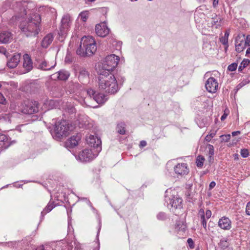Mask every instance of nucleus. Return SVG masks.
<instances>
[{"mask_svg": "<svg viewBox=\"0 0 250 250\" xmlns=\"http://www.w3.org/2000/svg\"><path fill=\"white\" fill-rule=\"evenodd\" d=\"M219 226L224 229H229L231 227V222L227 217H223L218 222Z\"/></svg>", "mask_w": 250, "mask_h": 250, "instance_id": "obj_20", "label": "nucleus"}, {"mask_svg": "<svg viewBox=\"0 0 250 250\" xmlns=\"http://www.w3.org/2000/svg\"><path fill=\"white\" fill-rule=\"evenodd\" d=\"M77 54L81 57L88 56V54H87L86 50H84V48L83 47V44H82L81 42L80 47L77 50Z\"/></svg>", "mask_w": 250, "mask_h": 250, "instance_id": "obj_30", "label": "nucleus"}, {"mask_svg": "<svg viewBox=\"0 0 250 250\" xmlns=\"http://www.w3.org/2000/svg\"><path fill=\"white\" fill-rule=\"evenodd\" d=\"M250 63V61L249 59H244L241 63L240 65L238 67V71H242V70L247 67Z\"/></svg>", "mask_w": 250, "mask_h": 250, "instance_id": "obj_33", "label": "nucleus"}, {"mask_svg": "<svg viewBox=\"0 0 250 250\" xmlns=\"http://www.w3.org/2000/svg\"><path fill=\"white\" fill-rule=\"evenodd\" d=\"M205 158L201 155H199L196 158V165L198 167H202L204 165Z\"/></svg>", "mask_w": 250, "mask_h": 250, "instance_id": "obj_31", "label": "nucleus"}, {"mask_svg": "<svg viewBox=\"0 0 250 250\" xmlns=\"http://www.w3.org/2000/svg\"><path fill=\"white\" fill-rule=\"evenodd\" d=\"M79 80L83 84H86L89 81V74L85 69H82L79 74Z\"/></svg>", "mask_w": 250, "mask_h": 250, "instance_id": "obj_22", "label": "nucleus"}, {"mask_svg": "<svg viewBox=\"0 0 250 250\" xmlns=\"http://www.w3.org/2000/svg\"><path fill=\"white\" fill-rule=\"evenodd\" d=\"M12 40V34L10 31H2L0 32V43H7Z\"/></svg>", "mask_w": 250, "mask_h": 250, "instance_id": "obj_15", "label": "nucleus"}, {"mask_svg": "<svg viewBox=\"0 0 250 250\" xmlns=\"http://www.w3.org/2000/svg\"><path fill=\"white\" fill-rule=\"evenodd\" d=\"M87 94L90 98H92L93 99L94 96L96 95V94H95V91L91 88L88 89L87 90Z\"/></svg>", "mask_w": 250, "mask_h": 250, "instance_id": "obj_43", "label": "nucleus"}, {"mask_svg": "<svg viewBox=\"0 0 250 250\" xmlns=\"http://www.w3.org/2000/svg\"><path fill=\"white\" fill-rule=\"evenodd\" d=\"M216 131L211 132L209 134L207 135L205 137V140L207 142H210L211 139L213 138L216 135Z\"/></svg>", "mask_w": 250, "mask_h": 250, "instance_id": "obj_40", "label": "nucleus"}, {"mask_svg": "<svg viewBox=\"0 0 250 250\" xmlns=\"http://www.w3.org/2000/svg\"><path fill=\"white\" fill-rule=\"evenodd\" d=\"M88 17V12L87 11H83L79 14L78 18H80L83 21H85Z\"/></svg>", "mask_w": 250, "mask_h": 250, "instance_id": "obj_36", "label": "nucleus"}, {"mask_svg": "<svg viewBox=\"0 0 250 250\" xmlns=\"http://www.w3.org/2000/svg\"><path fill=\"white\" fill-rule=\"evenodd\" d=\"M220 20V18L218 17L217 16H215V18H212V21H211V24L213 25H216V27L220 25V21H219L218 20Z\"/></svg>", "mask_w": 250, "mask_h": 250, "instance_id": "obj_38", "label": "nucleus"}, {"mask_svg": "<svg viewBox=\"0 0 250 250\" xmlns=\"http://www.w3.org/2000/svg\"><path fill=\"white\" fill-rule=\"evenodd\" d=\"M218 4V0H213V6L215 8Z\"/></svg>", "mask_w": 250, "mask_h": 250, "instance_id": "obj_58", "label": "nucleus"}, {"mask_svg": "<svg viewBox=\"0 0 250 250\" xmlns=\"http://www.w3.org/2000/svg\"><path fill=\"white\" fill-rule=\"evenodd\" d=\"M228 39H227L226 37H224V36L223 37H222L220 38V41L221 42L225 45V49L226 50H227V48H228Z\"/></svg>", "mask_w": 250, "mask_h": 250, "instance_id": "obj_41", "label": "nucleus"}, {"mask_svg": "<svg viewBox=\"0 0 250 250\" xmlns=\"http://www.w3.org/2000/svg\"><path fill=\"white\" fill-rule=\"evenodd\" d=\"M208 153L211 156L214 154V147L211 145H208Z\"/></svg>", "mask_w": 250, "mask_h": 250, "instance_id": "obj_45", "label": "nucleus"}, {"mask_svg": "<svg viewBox=\"0 0 250 250\" xmlns=\"http://www.w3.org/2000/svg\"><path fill=\"white\" fill-rule=\"evenodd\" d=\"M243 217H242V219L240 220L239 222H237V224L238 225L236 227L238 228L239 227H241L242 226V224H243Z\"/></svg>", "mask_w": 250, "mask_h": 250, "instance_id": "obj_59", "label": "nucleus"}, {"mask_svg": "<svg viewBox=\"0 0 250 250\" xmlns=\"http://www.w3.org/2000/svg\"><path fill=\"white\" fill-rule=\"evenodd\" d=\"M227 114L226 113H224L221 117V120L224 121L227 117Z\"/></svg>", "mask_w": 250, "mask_h": 250, "instance_id": "obj_61", "label": "nucleus"}, {"mask_svg": "<svg viewBox=\"0 0 250 250\" xmlns=\"http://www.w3.org/2000/svg\"><path fill=\"white\" fill-rule=\"evenodd\" d=\"M54 207L55 205L53 202H49L47 206L45 208L43 211H42V215H44L47 212H50Z\"/></svg>", "mask_w": 250, "mask_h": 250, "instance_id": "obj_29", "label": "nucleus"}, {"mask_svg": "<svg viewBox=\"0 0 250 250\" xmlns=\"http://www.w3.org/2000/svg\"><path fill=\"white\" fill-rule=\"evenodd\" d=\"M65 110L66 112H68L69 114H73L76 112V110L75 108L73 105L68 104H67L65 107Z\"/></svg>", "mask_w": 250, "mask_h": 250, "instance_id": "obj_32", "label": "nucleus"}, {"mask_svg": "<svg viewBox=\"0 0 250 250\" xmlns=\"http://www.w3.org/2000/svg\"><path fill=\"white\" fill-rule=\"evenodd\" d=\"M39 104L36 101H28L22 112L25 114H32L39 110Z\"/></svg>", "mask_w": 250, "mask_h": 250, "instance_id": "obj_10", "label": "nucleus"}, {"mask_svg": "<svg viewBox=\"0 0 250 250\" xmlns=\"http://www.w3.org/2000/svg\"><path fill=\"white\" fill-rule=\"evenodd\" d=\"M238 232H239V233H241V232L240 231V229H235V235H237Z\"/></svg>", "mask_w": 250, "mask_h": 250, "instance_id": "obj_63", "label": "nucleus"}, {"mask_svg": "<svg viewBox=\"0 0 250 250\" xmlns=\"http://www.w3.org/2000/svg\"><path fill=\"white\" fill-rule=\"evenodd\" d=\"M58 78L62 81L66 80L69 77V73L64 70H62L58 72Z\"/></svg>", "mask_w": 250, "mask_h": 250, "instance_id": "obj_27", "label": "nucleus"}, {"mask_svg": "<svg viewBox=\"0 0 250 250\" xmlns=\"http://www.w3.org/2000/svg\"><path fill=\"white\" fill-rule=\"evenodd\" d=\"M16 8L18 9V12L20 13V16L21 17L26 15L28 12H29V8H31L32 6L30 5H33L32 3H27L26 1H20L16 2Z\"/></svg>", "mask_w": 250, "mask_h": 250, "instance_id": "obj_12", "label": "nucleus"}, {"mask_svg": "<svg viewBox=\"0 0 250 250\" xmlns=\"http://www.w3.org/2000/svg\"><path fill=\"white\" fill-rule=\"evenodd\" d=\"M198 126L200 128H203L208 125L207 120L206 118H203L202 119L201 122H199L198 123Z\"/></svg>", "mask_w": 250, "mask_h": 250, "instance_id": "obj_39", "label": "nucleus"}, {"mask_svg": "<svg viewBox=\"0 0 250 250\" xmlns=\"http://www.w3.org/2000/svg\"><path fill=\"white\" fill-rule=\"evenodd\" d=\"M119 60V57L114 54L106 56L103 64L104 71L110 73V71L113 70L117 66Z\"/></svg>", "mask_w": 250, "mask_h": 250, "instance_id": "obj_6", "label": "nucleus"}, {"mask_svg": "<svg viewBox=\"0 0 250 250\" xmlns=\"http://www.w3.org/2000/svg\"><path fill=\"white\" fill-rule=\"evenodd\" d=\"M249 54H250V46L248 48V49H247L246 52V55L248 57H250Z\"/></svg>", "mask_w": 250, "mask_h": 250, "instance_id": "obj_60", "label": "nucleus"}, {"mask_svg": "<svg viewBox=\"0 0 250 250\" xmlns=\"http://www.w3.org/2000/svg\"><path fill=\"white\" fill-rule=\"evenodd\" d=\"M187 242L190 249H193L194 247V242L191 238H188L187 240Z\"/></svg>", "mask_w": 250, "mask_h": 250, "instance_id": "obj_50", "label": "nucleus"}, {"mask_svg": "<svg viewBox=\"0 0 250 250\" xmlns=\"http://www.w3.org/2000/svg\"><path fill=\"white\" fill-rule=\"evenodd\" d=\"M53 36L51 34H48L43 39L42 42V46L43 48H47L52 42Z\"/></svg>", "mask_w": 250, "mask_h": 250, "instance_id": "obj_23", "label": "nucleus"}, {"mask_svg": "<svg viewBox=\"0 0 250 250\" xmlns=\"http://www.w3.org/2000/svg\"><path fill=\"white\" fill-rule=\"evenodd\" d=\"M10 145L7 136L0 134V151L8 148Z\"/></svg>", "mask_w": 250, "mask_h": 250, "instance_id": "obj_19", "label": "nucleus"}, {"mask_svg": "<svg viewBox=\"0 0 250 250\" xmlns=\"http://www.w3.org/2000/svg\"><path fill=\"white\" fill-rule=\"evenodd\" d=\"M205 86L208 92L214 93L218 88V83L215 78L210 77L206 81Z\"/></svg>", "mask_w": 250, "mask_h": 250, "instance_id": "obj_11", "label": "nucleus"}, {"mask_svg": "<svg viewBox=\"0 0 250 250\" xmlns=\"http://www.w3.org/2000/svg\"><path fill=\"white\" fill-rule=\"evenodd\" d=\"M6 103L7 101L3 95L1 93H0V104H6Z\"/></svg>", "mask_w": 250, "mask_h": 250, "instance_id": "obj_48", "label": "nucleus"}, {"mask_svg": "<svg viewBox=\"0 0 250 250\" xmlns=\"http://www.w3.org/2000/svg\"><path fill=\"white\" fill-rule=\"evenodd\" d=\"M246 212L248 215H250V202H249L247 205Z\"/></svg>", "mask_w": 250, "mask_h": 250, "instance_id": "obj_54", "label": "nucleus"}, {"mask_svg": "<svg viewBox=\"0 0 250 250\" xmlns=\"http://www.w3.org/2000/svg\"><path fill=\"white\" fill-rule=\"evenodd\" d=\"M220 137L221 138L222 141H223L224 142H228L230 139V135L227 134V135H221L220 136Z\"/></svg>", "mask_w": 250, "mask_h": 250, "instance_id": "obj_44", "label": "nucleus"}, {"mask_svg": "<svg viewBox=\"0 0 250 250\" xmlns=\"http://www.w3.org/2000/svg\"><path fill=\"white\" fill-rule=\"evenodd\" d=\"M23 67L28 72L32 70L33 68V63L31 57L27 54H25L23 56Z\"/></svg>", "mask_w": 250, "mask_h": 250, "instance_id": "obj_18", "label": "nucleus"}, {"mask_svg": "<svg viewBox=\"0 0 250 250\" xmlns=\"http://www.w3.org/2000/svg\"><path fill=\"white\" fill-rule=\"evenodd\" d=\"M246 46V45L244 44V42H238V43L235 42V51L238 52H241L244 50Z\"/></svg>", "mask_w": 250, "mask_h": 250, "instance_id": "obj_34", "label": "nucleus"}, {"mask_svg": "<svg viewBox=\"0 0 250 250\" xmlns=\"http://www.w3.org/2000/svg\"><path fill=\"white\" fill-rule=\"evenodd\" d=\"M234 71V62L232 63L228 67V69L227 71V73H229V72H231Z\"/></svg>", "mask_w": 250, "mask_h": 250, "instance_id": "obj_46", "label": "nucleus"}, {"mask_svg": "<svg viewBox=\"0 0 250 250\" xmlns=\"http://www.w3.org/2000/svg\"><path fill=\"white\" fill-rule=\"evenodd\" d=\"M126 125L124 122H119L117 125L116 130L118 133L121 135H124L125 133Z\"/></svg>", "mask_w": 250, "mask_h": 250, "instance_id": "obj_28", "label": "nucleus"}, {"mask_svg": "<svg viewBox=\"0 0 250 250\" xmlns=\"http://www.w3.org/2000/svg\"><path fill=\"white\" fill-rule=\"evenodd\" d=\"M95 31L98 36L104 37L108 34L109 29L105 22H102L96 25Z\"/></svg>", "mask_w": 250, "mask_h": 250, "instance_id": "obj_13", "label": "nucleus"}, {"mask_svg": "<svg viewBox=\"0 0 250 250\" xmlns=\"http://www.w3.org/2000/svg\"><path fill=\"white\" fill-rule=\"evenodd\" d=\"M21 55L20 54H14L7 62V66L10 68L16 67L20 61Z\"/></svg>", "mask_w": 250, "mask_h": 250, "instance_id": "obj_17", "label": "nucleus"}, {"mask_svg": "<svg viewBox=\"0 0 250 250\" xmlns=\"http://www.w3.org/2000/svg\"><path fill=\"white\" fill-rule=\"evenodd\" d=\"M216 185V183L214 181H212L209 185V189L210 190L211 189H212Z\"/></svg>", "mask_w": 250, "mask_h": 250, "instance_id": "obj_56", "label": "nucleus"}, {"mask_svg": "<svg viewBox=\"0 0 250 250\" xmlns=\"http://www.w3.org/2000/svg\"><path fill=\"white\" fill-rule=\"evenodd\" d=\"M99 88L105 92L114 94L116 93L119 87L117 81L114 75L108 72L103 71L98 77Z\"/></svg>", "mask_w": 250, "mask_h": 250, "instance_id": "obj_2", "label": "nucleus"}, {"mask_svg": "<svg viewBox=\"0 0 250 250\" xmlns=\"http://www.w3.org/2000/svg\"><path fill=\"white\" fill-rule=\"evenodd\" d=\"M211 214H212V213L210 210H206V213H205V215L207 219H209L211 216Z\"/></svg>", "mask_w": 250, "mask_h": 250, "instance_id": "obj_53", "label": "nucleus"}, {"mask_svg": "<svg viewBox=\"0 0 250 250\" xmlns=\"http://www.w3.org/2000/svg\"><path fill=\"white\" fill-rule=\"evenodd\" d=\"M80 140L81 137L79 135L73 136L67 141L66 144L70 147H74L78 145Z\"/></svg>", "mask_w": 250, "mask_h": 250, "instance_id": "obj_21", "label": "nucleus"}, {"mask_svg": "<svg viewBox=\"0 0 250 250\" xmlns=\"http://www.w3.org/2000/svg\"><path fill=\"white\" fill-rule=\"evenodd\" d=\"M19 19H20V17H19V16H15L14 17H13L11 19V20L10 21V22L11 24H14L15 23H16L17 21L19 20Z\"/></svg>", "mask_w": 250, "mask_h": 250, "instance_id": "obj_47", "label": "nucleus"}, {"mask_svg": "<svg viewBox=\"0 0 250 250\" xmlns=\"http://www.w3.org/2000/svg\"><path fill=\"white\" fill-rule=\"evenodd\" d=\"M157 217L159 220H164L166 218V214L164 212H160L158 214Z\"/></svg>", "mask_w": 250, "mask_h": 250, "instance_id": "obj_49", "label": "nucleus"}, {"mask_svg": "<svg viewBox=\"0 0 250 250\" xmlns=\"http://www.w3.org/2000/svg\"><path fill=\"white\" fill-rule=\"evenodd\" d=\"M146 146V142L145 141H141L140 142V146L141 147H144Z\"/></svg>", "mask_w": 250, "mask_h": 250, "instance_id": "obj_57", "label": "nucleus"}, {"mask_svg": "<svg viewBox=\"0 0 250 250\" xmlns=\"http://www.w3.org/2000/svg\"><path fill=\"white\" fill-rule=\"evenodd\" d=\"M240 131H235V136L240 134Z\"/></svg>", "mask_w": 250, "mask_h": 250, "instance_id": "obj_64", "label": "nucleus"}, {"mask_svg": "<svg viewBox=\"0 0 250 250\" xmlns=\"http://www.w3.org/2000/svg\"><path fill=\"white\" fill-rule=\"evenodd\" d=\"M0 53L4 54L6 56H7V54H8L6 49L4 47L1 46H0Z\"/></svg>", "mask_w": 250, "mask_h": 250, "instance_id": "obj_52", "label": "nucleus"}, {"mask_svg": "<svg viewBox=\"0 0 250 250\" xmlns=\"http://www.w3.org/2000/svg\"><path fill=\"white\" fill-rule=\"evenodd\" d=\"M57 103L54 100H46L44 103V108L46 110H50L57 106Z\"/></svg>", "mask_w": 250, "mask_h": 250, "instance_id": "obj_26", "label": "nucleus"}, {"mask_svg": "<svg viewBox=\"0 0 250 250\" xmlns=\"http://www.w3.org/2000/svg\"><path fill=\"white\" fill-rule=\"evenodd\" d=\"M250 82V76H249L247 79L243 80V81L237 86V89H236V91H235V93H236V91L237 90H238L240 88L242 87L243 86H244L246 84L249 83Z\"/></svg>", "mask_w": 250, "mask_h": 250, "instance_id": "obj_37", "label": "nucleus"}, {"mask_svg": "<svg viewBox=\"0 0 250 250\" xmlns=\"http://www.w3.org/2000/svg\"><path fill=\"white\" fill-rule=\"evenodd\" d=\"M93 100L95 101L98 104H102L105 103L107 100V98L104 94L98 93L96 96H94Z\"/></svg>", "mask_w": 250, "mask_h": 250, "instance_id": "obj_25", "label": "nucleus"}, {"mask_svg": "<svg viewBox=\"0 0 250 250\" xmlns=\"http://www.w3.org/2000/svg\"><path fill=\"white\" fill-rule=\"evenodd\" d=\"M82 200H87V203H88V205L89 206V207L93 210L95 209V208H94V207L92 206V203H91V202L89 200H87V198H82Z\"/></svg>", "mask_w": 250, "mask_h": 250, "instance_id": "obj_55", "label": "nucleus"}, {"mask_svg": "<svg viewBox=\"0 0 250 250\" xmlns=\"http://www.w3.org/2000/svg\"><path fill=\"white\" fill-rule=\"evenodd\" d=\"M229 36V31H226L224 37H226L227 39H228Z\"/></svg>", "mask_w": 250, "mask_h": 250, "instance_id": "obj_62", "label": "nucleus"}, {"mask_svg": "<svg viewBox=\"0 0 250 250\" xmlns=\"http://www.w3.org/2000/svg\"><path fill=\"white\" fill-rule=\"evenodd\" d=\"M86 142L87 144L92 146L93 148L97 147V149L100 148L101 150L100 145L101 141L97 137L93 135H89L86 138Z\"/></svg>", "mask_w": 250, "mask_h": 250, "instance_id": "obj_16", "label": "nucleus"}, {"mask_svg": "<svg viewBox=\"0 0 250 250\" xmlns=\"http://www.w3.org/2000/svg\"><path fill=\"white\" fill-rule=\"evenodd\" d=\"M174 171L176 174L180 175H187L189 172V169L186 163H179L174 167Z\"/></svg>", "mask_w": 250, "mask_h": 250, "instance_id": "obj_14", "label": "nucleus"}, {"mask_svg": "<svg viewBox=\"0 0 250 250\" xmlns=\"http://www.w3.org/2000/svg\"><path fill=\"white\" fill-rule=\"evenodd\" d=\"M198 217L200 218L201 223L203 226L204 228L206 229H207V221L208 219H207L205 215L204 210L202 208L200 209L198 212Z\"/></svg>", "mask_w": 250, "mask_h": 250, "instance_id": "obj_24", "label": "nucleus"}, {"mask_svg": "<svg viewBox=\"0 0 250 250\" xmlns=\"http://www.w3.org/2000/svg\"><path fill=\"white\" fill-rule=\"evenodd\" d=\"M70 125L65 120L57 122L54 126L51 133L56 140H60L63 137H66L69 134Z\"/></svg>", "mask_w": 250, "mask_h": 250, "instance_id": "obj_3", "label": "nucleus"}, {"mask_svg": "<svg viewBox=\"0 0 250 250\" xmlns=\"http://www.w3.org/2000/svg\"><path fill=\"white\" fill-rule=\"evenodd\" d=\"M41 18L38 14H29L27 18L21 22L20 28L27 37L36 36L40 31Z\"/></svg>", "mask_w": 250, "mask_h": 250, "instance_id": "obj_1", "label": "nucleus"}, {"mask_svg": "<svg viewBox=\"0 0 250 250\" xmlns=\"http://www.w3.org/2000/svg\"><path fill=\"white\" fill-rule=\"evenodd\" d=\"M245 35L243 33L239 34L237 35L235 38V42L238 43V42L244 43L245 41Z\"/></svg>", "mask_w": 250, "mask_h": 250, "instance_id": "obj_35", "label": "nucleus"}, {"mask_svg": "<svg viewBox=\"0 0 250 250\" xmlns=\"http://www.w3.org/2000/svg\"><path fill=\"white\" fill-rule=\"evenodd\" d=\"M240 153H241V155L243 158H246L249 155V150L247 149H241Z\"/></svg>", "mask_w": 250, "mask_h": 250, "instance_id": "obj_42", "label": "nucleus"}, {"mask_svg": "<svg viewBox=\"0 0 250 250\" xmlns=\"http://www.w3.org/2000/svg\"><path fill=\"white\" fill-rule=\"evenodd\" d=\"M95 148L85 149L81 152L79 155L80 160L82 162H88L95 159L98 155L95 153Z\"/></svg>", "mask_w": 250, "mask_h": 250, "instance_id": "obj_8", "label": "nucleus"}, {"mask_svg": "<svg viewBox=\"0 0 250 250\" xmlns=\"http://www.w3.org/2000/svg\"><path fill=\"white\" fill-rule=\"evenodd\" d=\"M72 22L71 17L69 15H64L61 21L60 34L62 36L66 34Z\"/></svg>", "mask_w": 250, "mask_h": 250, "instance_id": "obj_9", "label": "nucleus"}, {"mask_svg": "<svg viewBox=\"0 0 250 250\" xmlns=\"http://www.w3.org/2000/svg\"><path fill=\"white\" fill-rule=\"evenodd\" d=\"M44 52H40L36 57V65L38 69L42 70H49L53 68L54 65H50L44 59Z\"/></svg>", "mask_w": 250, "mask_h": 250, "instance_id": "obj_7", "label": "nucleus"}, {"mask_svg": "<svg viewBox=\"0 0 250 250\" xmlns=\"http://www.w3.org/2000/svg\"><path fill=\"white\" fill-rule=\"evenodd\" d=\"M244 44L250 46V35H248L245 39Z\"/></svg>", "mask_w": 250, "mask_h": 250, "instance_id": "obj_51", "label": "nucleus"}, {"mask_svg": "<svg viewBox=\"0 0 250 250\" xmlns=\"http://www.w3.org/2000/svg\"><path fill=\"white\" fill-rule=\"evenodd\" d=\"M81 43L84 50H86L88 56L92 55L97 50L95 40L91 36L83 37L81 39Z\"/></svg>", "mask_w": 250, "mask_h": 250, "instance_id": "obj_5", "label": "nucleus"}, {"mask_svg": "<svg viewBox=\"0 0 250 250\" xmlns=\"http://www.w3.org/2000/svg\"><path fill=\"white\" fill-rule=\"evenodd\" d=\"M168 191H166L165 201L167 203V207L170 209L174 211L177 208H181L182 207V199L178 195L172 193L171 195H168Z\"/></svg>", "mask_w": 250, "mask_h": 250, "instance_id": "obj_4", "label": "nucleus"}]
</instances>
